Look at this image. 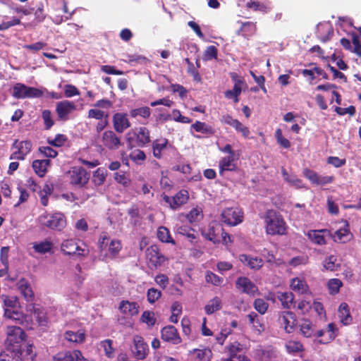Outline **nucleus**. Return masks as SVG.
Here are the masks:
<instances>
[{
	"mask_svg": "<svg viewBox=\"0 0 361 361\" xmlns=\"http://www.w3.org/2000/svg\"><path fill=\"white\" fill-rule=\"evenodd\" d=\"M161 291L156 288H151L147 290V300L150 303L155 302L161 297Z\"/></svg>",
	"mask_w": 361,
	"mask_h": 361,
	"instance_id": "obj_58",
	"label": "nucleus"
},
{
	"mask_svg": "<svg viewBox=\"0 0 361 361\" xmlns=\"http://www.w3.org/2000/svg\"><path fill=\"white\" fill-rule=\"evenodd\" d=\"M226 350L231 357L236 359L238 357L237 353L243 350V345L239 342L235 341L228 345L226 347Z\"/></svg>",
	"mask_w": 361,
	"mask_h": 361,
	"instance_id": "obj_46",
	"label": "nucleus"
},
{
	"mask_svg": "<svg viewBox=\"0 0 361 361\" xmlns=\"http://www.w3.org/2000/svg\"><path fill=\"white\" fill-rule=\"evenodd\" d=\"M12 95L16 99L40 97L42 95L39 90L27 87L22 83H17L13 86Z\"/></svg>",
	"mask_w": 361,
	"mask_h": 361,
	"instance_id": "obj_5",
	"label": "nucleus"
},
{
	"mask_svg": "<svg viewBox=\"0 0 361 361\" xmlns=\"http://www.w3.org/2000/svg\"><path fill=\"white\" fill-rule=\"evenodd\" d=\"M61 250L63 254L68 255H72L75 254H78V255H83L82 253H80L79 252L81 250V249L77 244V243L73 239H68L64 240L61 243ZM82 251L83 250H82Z\"/></svg>",
	"mask_w": 361,
	"mask_h": 361,
	"instance_id": "obj_21",
	"label": "nucleus"
},
{
	"mask_svg": "<svg viewBox=\"0 0 361 361\" xmlns=\"http://www.w3.org/2000/svg\"><path fill=\"white\" fill-rule=\"evenodd\" d=\"M239 81L234 84L233 90L225 92V97L231 99L234 96H239L242 92V85H239Z\"/></svg>",
	"mask_w": 361,
	"mask_h": 361,
	"instance_id": "obj_60",
	"label": "nucleus"
},
{
	"mask_svg": "<svg viewBox=\"0 0 361 361\" xmlns=\"http://www.w3.org/2000/svg\"><path fill=\"white\" fill-rule=\"evenodd\" d=\"M329 292L331 295H336L343 286L342 281L338 279H331L327 283Z\"/></svg>",
	"mask_w": 361,
	"mask_h": 361,
	"instance_id": "obj_45",
	"label": "nucleus"
},
{
	"mask_svg": "<svg viewBox=\"0 0 361 361\" xmlns=\"http://www.w3.org/2000/svg\"><path fill=\"white\" fill-rule=\"evenodd\" d=\"M221 308V300L218 297H214L210 300L204 307V310L207 314H212L214 312Z\"/></svg>",
	"mask_w": 361,
	"mask_h": 361,
	"instance_id": "obj_41",
	"label": "nucleus"
},
{
	"mask_svg": "<svg viewBox=\"0 0 361 361\" xmlns=\"http://www.w3.org/2000/svg\"><path fill=\"white\" fill-rule=\"evenodd\" d=\"M42 116L45 125V128L49 130L54 125V121L51 117V113L49 110H44Z\"/></svg>",
	"mask_w": 361,
	"mask_h": 361,
	"instance_id": "obj_59",
	"label": "nucleus"
},
{
	"mask_svg": "<svg viewBox=\"0 0 361 361\" xmlns=\"http://www.w3.org/2000/svg\"><path fill=\"white\" fill-rule=\"evenodd\" d=\"M64 337L66 340L69 342L81 343L85 340V332L82 329H80L77 331H67L64 334Z\"/></svg>",
	"mask_w": 361,
	"mask_h": 361,
	"instance_id": "obj_28",
	"label": "nucleus"
},
{
	"mask_svg": "<svg viewBox=\"0 0 361 361\" xmlns=\"http://www.w3.org/2000/svg\"><path fill=\"white\" fill-rule=\"evenodd\" d=\"M281 173L284 180L290 186L296 189L305 188L301 179L298 178L294 174H289L283 167L281 168Z\"/></svg>",
	"mask_w": 361,
	"mask_h": 361,
	"instance_id": "obj_26",
	"label": "nucleus"
},
{
	"mask_svg": "<svg viewBox=\"0 0 361 361\" xmlns=\"http://www.w3.org/2000/svg\"><path fill=\"white\" fill-rule=\"evenodd\" d=\"M138 146L142 147L150 142L149 131L145 127H140L137 134Z\"/></svg>",
	"mask_w": 361,
	"mask_h": 361,
	"instance_id": "obj_38",
	"label": "nucleus"
},
{
	"mask_svg": "<svg viewBox=\"0 0 361 361\" xmlns=\"http://www.w3.org/2000/svg\"><path fill=\"white\" fill-rule=\"evenodd\" d=\"M13 149L15 151L11 154L10 159L23 160L27 154H28L32 149V143L30 141L15 140L13 144Z\"/></svg>",
	"mask_w": 361,
	"mask_h": 361,
	"instance_id": "obj_7",
	"label": "nucleus"
},
{
	"mask_svg": "<svg viewBox=\"0 0 361 361\" xmlns=\"http://www.w3.org/2000/svg\"><path fill=\"white\" fill-rule=\"evenodd\" d=\"M111 241L110 237L106 233H102L99 238L98 244L100 250L102 251L105 250L109 245Z\"/></svg>",
	"mask_w": 361,
	"mask_h": 361,
	"instance_id": "obj_62",
	"label": "nucleus"
},
{
	"mask_svg": "<svg viewBox=\"0 0 361 361\" xmlns=\"http://www.w3.org/2000/svg\"><path fill=\"white\" fill-rule=\"evenodd\" d=\"M236 287L243 293L249 295H255L258 288L248 278L240 277L236 281Z\"/></svg>",
	"mask_w": 361,
	"mask_h": 361,
	"instance_id": "obj_20",
	"label": "nucleus"
},
{
	"mask_svg": "<svg viewBox=\"0 0 361 361\" xmlns=\"http://www.w3.org/2000/svg\"><path fill=\"white\" fill-rule=\"evenodd\" d=\"M345 226L336 231L334 234L330 235L336 243H345L352 238V234L348 228V224L345 222Z\"/></svg>",
	"mask_w": 361,
	"mask_h": 361,
	"instance_id": "obj_22",
	"label": "nucleus"
},
{
	"mask_svg": "<svg viewBox=\"0 0 361 361\" xmlns=\"http://www.w3.org/2000/svg\"><path fill=\"white\" fill-rule=\"evenodd\" d=\"M205 280L214 286H220L223 282V279L212 271H207L205 275Z\"/></svg>",
	"mask_w": 361,
	"mask_h": 361,
	"instance_id": "obj_51",
	"label": "nucleus"
},
{
	"mask_svg": "<svg viewBox=\"0 0 361 361\" xmlns=\"http://www.w3.org/2000/svg\"><path fill=\"white\" fill-rule=\"evenodd\" d=\"M119 310L127 316H134L139 312V305L135 302L123 300L120 303Z\"/></svg>",
	"mask_w": 361,
	"mask_h": 361,
	"instance_id": "obj_25",
	"label": "nucleus"
},
{
	"mask_svg": "<svg viewBox=\"0 0 361 361\" xmlns=\"http://www.w3.org/2000/svg\"><path fill=\"white\" fill-rule=\"evenodd\" d=\"M114 130L118 133H123L126 129L131 126L127 114L116 113L112 118Z\"/></svg>",
	"mask_w": 361,
	"mask_h": 361,
	"instance_id": "obj_12",
	"label": "nucleus"
},
{
	"mask_svg": "<svg viewBox=\"0 0 361 361\" xmlns=\"http://www.w3.org/2000/svg\"><path fill=\"white\" fill-rule=\"evenodd\" d=\"M190 353L193 355L197 361H210L212 355V351L207 348L202 349H194L190 351Z\"/></svg>",
	"mask_w": 361,
	"mask_h": 361,
	"instance_id": "obj_36",
	"label": "nucleus"
},
{
	"mask_svg": "<svg viewBox=\"0 0 361 361\" xmlns=\"http://www.w3.org/2000/svg\"><path fill=\"white\" fill-rule=\"evenodd\" d=\"M26 310L27 312L33 314L34 317L39 326H45L47 324V317L44 309L34 304H30L27 306Z\"/></svg>",
	"mask_w": 361,
	"mask_h": 361,
	"instance_id": "obj_17",
	"label": "nucleus"
},
{
	"mask_svg": "<svg viewBox=\"0 0 361 361\" xmlns=\"http://www.w3.org/2000/svg\"><path fill=\"white\" fill-rule=\"evenodd\" d=\"M102 142L104 147L110 149H116L121 145V140L112 130H106L103 133Z\"/></svg>",
	"mask_w": 361,
	"mask_h": 361,
	"instance_id": "obj_16",
	"label": "nucleus"
},
{
	"mask_svg": "<svg viewBox=\"0 0 361 361\" xmlns=\"http://www.w3.org/2000/svg\"><path fill=\"white\" fill-rule=\"evenodd\" d=\"M140 320L147 324L148 326H152L156 322L154 313L150 311H145L141 315Z\"/></svg>",
	"mask_w": 361,
	"mask_h": 361,
	"instance_id": "obj_50",
	"label": "nucleus"
},
{
	"mask_svg": "<svg viewBox=\"0 0 361 361\" xmlns=\"http://www.w3.org/2000/svg\"><path fill=\"white\" fill-rule=\"evenodd\" d=\"M64 94L66 97H72L80 94V92L76 87L72 85H66L64 86Z\"/></svg>",
	"mask_w": 361,
	"mask_h": 361,
	"instance_id": "obj_64",
	"label": "nucleus"
},
{
	"mask_svg": "<svg viewBox=\"0 0 361 361\" xmlns=\"http://www.w3.org/2000/svg\"><path fill=\"white\" fill-rule=\"evenodd\" d=\"M300 331L302 335L307 338L311 337L314 335L312 324L307 320H305L301 323L300 325Z\"/></svg>",
	"mask_w": 361,
	"mask_h": 361,
	"instance_id": "obj_47",
	"label": "nucleus"
},
{
	"mask_svg": "<svg viewBox=\"0 0 361 361\" xmlns=\"http://www.w3.org/2000/svg\"><path fill=\"white\" fill-rule=\"evenodd\" d=\"M20 350H16V349L11 347H6V349L0 354V361H22Z\"/></svg>",
	"mask_w": 361,
	"mask_h": 361,
	"instance_id": "obj_24",
	"label": "nucleus"
},
{
	"mask_svg": "<svg viewBox=\"0 0 361 361\" xmlns=\"http://www.w3.org/2000/svg\"><path fill=\"white\" fill-rule=\"evenodd\" d=\"M88 117L101 121L104 118H108V114L98 109H92L88 111Z\"/></svg>",
	"mask_w": 361,
	"mask_h": 361,
	"instance_id": "obj_55",
	"label": "nucleus"
},
{
	"mask_svg": "<svg viewBox=\"0 0 361 361\" xmlns=\"http://www.w3.org/2000/svg\"><path fill=\"white\" fill-rule=\"evenodd\" d=\"M32 247L36 252L42 255L52 252L54 244L51 241L45 240L39 243H35Z\"/></svg>",
	"mask_w": 361,
	"mask_h": 361,
	"instance_id": "obj_34",
	"label": "nucleus"
},
{
	"mask_svg": "<svg viewBox=\"0 0 361 361\" xmlns=\"http://www.w3.org/2000/svg\"><path fill=\"white\" fill-rule=\"evenodd\" d=\"M167 145L168 140L166 138L155 140L152 143L154 156L157 159H161L162 157V152L166 149Z\"/></svg>",
	"mask_w": 361,
	"mask_h": 361,
	"instance_id": "obj_32",
	"label": "nucleus"
},
{
	"mask_svg": "<svg viewBox=\"0 0 361 361\" xmlns=\"http://www.w3.org/2000/svg\"><path fill=\"white\" fill-rule=\"evenodd\" d=\"M121 249V243L120 240L115 239L111 240L108 246V250L112 257H116L119 253Z\"/></svg>",
	"mask_w": 361,
	"mask_h": 361,
	"instance_id": "obj_49",
	"label": "nucleus"
},
{
	"mask_svg": "<svg viewBox=\"0 0 361 361\" xmlns=\"http://www.w3.org/2000/svg\"><path fill=\"white\" fill-rule=\"evenodd\" d=\"M202 209L199 207L192 209L186 217L190 223L199 221L202 217Z\"/></svg>",
	"mask_w": 361,
	"mask_h": 361,
	"instance_id": "obj_54",
	"label": "nucleus"
},
{
	"mask_svg": "<svg viewBox=\"0 0 361 361\" xmlns=\"http://www.w3.org/2000/svg\"><path fill=\"white\" fill-rule=\"evenodd\" d=\"M219 173L221 175L226 171H232L235 170L236 164L234 160V156L228 155V157H223L219 161Z\"/></svg>",
	"mask_w": 361,
	"mask_h": 361,
	"instance_id": "obj_27",
	"label": "nucleus"
},
{
	"mask_svg": "<svg viewBox=\"0 0 361 361\" xmlns=\"http://www.w3.org/2000/svg\"><path fill=\"white\" fill-rule=\"evenodd\" d=\"M76 109L75 104L70 101L64 100L56 104V111L59 119L66 121L68 119V115Z\"/></svg>",
	"mask_w": 361,
	"mask_h": 361,
	"instance_id": "obj_14",
	"label": "nucleus"
},
{
	"mask_svg": "<svg viewBox=\"0 0 361 361\" xmlns=\"http://www.w3.org/2000/svg\"><path fill=\"white\" fill-rule=\"evenodd\" d=\"M106 171L104 169L99 168L93 173L92 182L97 186L102 185L106 177Z\"/></svg>",
	"mask_w": 361,
	"mask_h": 361,
	"instance_id": "obj_42",
	"label": "nucleus"
},
{
	"mask_svg": "<svg viewBox=\"0 0 361 361\" xmlns=\"http://www.w3.org/2000/svg\"><path fill=\"white\" fill-rule=\"evenodd\" d=\"M189 198L188 192L185 190H180L173 197H171L167 195L164 197V201L170 205L173 209L180 207L185 204Z\"/></svg>",
	"mask_w": 361,
	"mask_h": 361,
	"instance_id": "obj_13",
	"label": "nucleus"
},
{
	"mask_svg": "<svg viewBox=\"0 0 361 361\" xmlns=\"http://www.w3.org/2000/svg\"><path fill=\"white\" fill-rule=\"evenodd\" d=\"M49 163L50 161L49 159L35 160L32 162V168L37 175L39 177H44Z\"/></svg>",
	"mask_w": 361,
	"mask_h": 361,
	"instance_id": "obj_35",
	"label": "nucleus"
},
{
	"mask_svg": "<svg viewBox=\"0 0 361 361\" xmlns=\"http://www.w3.org/2000/svg\"><path fill=\"white\" fill-rule=\"evenodd\" d=\"M238 259L245 266L253 270H259L264 264L262 259L246 254L240 255Z\"/></svg>",
	"mask_w": 361,
	"mask_h": 361,
	"instance_id": "obj_18",
	"label": "nucleus"
},
{
	"mask_svg": "<svg viewBox=\"0 0 361 361\" xmlns=\"http://www.w3.org/2000/svg\"><path fill=\"white\" fill-rule=\"evenodd\" d=\"M221 221L229 225L236 226L243 219V214L238 207H231L224 209L221 213Z\"/></svg>",
	"mask_w": 361,
	"mask_h": 361,
	"instance_id": "obj_6",
	"label": "nucleus"
},
{
	"mask_svg": "<svg viewBox=\"0 0 361 361\" xmlns=\"http://www.w3.org/2000/svg\"><path fill=\"white\" fill-rule=\"evenodd\" d=\"M286 348L289 353H298L303 350L302 344L297 341H289L286 344Z\"/></svg>",
	"mask_w": 361,
	"mask_h": 361,
	"instance_id": "obj_48",
	"label": "nucleus"
},
{
	"mask_svg": "<svg viewBox=\"0 0 361 361\" xmlns=\"http://www.w3.org/2000/svg\"><path fill=\"white\" fill-rule=\"evenodd\" d=\"M66 141V137L64 135L58 134L54 139H48V143L55 147H61L63 145Z\"/></svg>",
	"mask_w": 361,
	"mask_h": 361,
	"instance_id": "obj_61",
	"label": "nucleus"
},
{
	"mask_svg": "<svg viewBox=\"0 0 361 361\" xmlns=\"http://www.w3.org/2000/svg\"><path fill=\"white\" fill-rule=\"evenodd\" d=\"M6 334V346L21 351L22 343L25 338L23 330L19 326H8Z\"/></svg>",
	"mask_w": 361,
	"mask_h": 361,
	"instance_id": "obj_3",
	"label": "nucleus"
},
{
	"mask_svg": "<svg viewBox=\"0 0 361 361\" xmlns=\"http://www.w3.org/2000/svg\"><path fill=\"white\" fill-rule=\"evenodd\" d=\"M266 233L269 235H284L287 226L281 214L274 210H269L264 216Z\"/></svg>",
	"mask_w": 361,
	"mask_h": 361,
	"instance_id": "obj_1",
	"label": "nucleus"
},
{
	"mask_svg": "<svg viewBox=\"0 0 361 361\" xmlns=\"http://www.w3.org/2000/svg\"><path fill=\"white\" fill-rule=\"evenodd\" d=\"M254 307L259 313L264 314L267 311L269 304L263 299L257 298L254 301Z\"/></svg>",
	"mask_w": 361,
	"mask_h": 361,
	"instance_id": "obj_53",
	"label": "nucleus"
},
{
	"mask_svg": "<svg viewBox=\"0 0 361 361\" xmlns=\"http://www.w3.org/2000/svg\"><path fill=\"white\" fill-rule=\"evenodd\" d=\"M330 235V232L326 229L322 230H312L307 233L308 238L313 243L319 245L326 244L325 236L324 233Z\"/></svg>",
	"mask_w": 361,
	"mask_h": 361,
	"instance_id": "obj_23",
	"label": "nucleus"
},
{
	"mask_svg": "<svg viewBox=\"0 0 361 361\" xmlns=\"http://www.w3.org/2000/svg\"><path fill=\"white\" fill-rule=\"evenodd\" d=\"M38 221L41 226L57 231H61L66 226V218L61 213L42 214L39 216Z\"/></svg>",
	"mask_w": 361,
	"mask_h": 361,
	"instance_id": "obj_2",
	"label": "nucleus"
},
{
	"mask_svg": "<svg viewBox=\"0 0 361 361\" xmlns=\"http://www.w3.org/2000/svg\"><path fill=\"white\" fill-rule=\"evenodd\" d=\"M326 332L328 334L329 337L326 339H321L319 341L320 343H328L333 341L336 337V328L334 324L330 323L328 324Z\"/></svg>",
	"mask_w": 361,
	"mask_h": 361,
	"instance_id": "obj_56",
	"label": "nucleus"
},
{
	"mask_svg": "<svg viewBox=\"0 0 361 361\" xmlns=\"http://www.w3.org/2000/svg\"><path fill=\"white\" fill-rule=\"evenodd\" d=\"M134 350H133L135 355L138 359H145L148 354L149 348L144 338L138 335L133 337Z\"/></svg>",
	"mask_w": 361,
	"mask_h": 361,
	"instance_id": "obj_15",
	"label": "nucleus"
},
{
	"mask_svg": "<svg viewBox=\"0 0 361 361\" xmlns=\"http://www.w3.org/2000/svg\"><path fill=\"white\" fill-rule=\"evenodd\" d=\"M4 317L10 320L14 321L16 324H21L27 329H32V322L28 315H25L18 310L8 309L5 310Z\"/></svg>",
	"mask_w": 361,
	"mask_h": 361,
	"instance_id": "obj_8",
	"label": "nucleus"
},
{
	"mask_svg": "<svg viewBox=\"0 0 361 361\" xmlns=\"http://www.w3.org/2000/svg\"><path fill=\"white\" fill-rule=\"evenodd\" d=\"M303 176L307 178L312 184L316 185H325L331 183L333 180V176H324L319 175L314 171L309 169H305L302 172Z\"/></svg>",
	"mask_w": 361,
	"mask_h": 361,
	"instance_id": "obj_11",
	"label": "nucleus"
},
{
	"mask_svg": "<svg viewBox=\"0 0 361 361\" xmlns=\"http://www.w3.org/2000/svg\"><path fill=\"white\" fill-rule=\"evenodd\" d=\"M217 57V49L214 46H209L203 54V60L209 61Z\"/></svg>",
	"mask_w": 361,
	"mask_h": 361,
	"instance_id": "obj_57",
	"label": "nucleus"
},
{
	"mask_svg": "<svg viewBox=\"0 0 361 361\" xmlns=\"http://www.w3.org/2000/svg\"><path fill=\"white\" fill-rule=\"evenodd\" d=\"M338 317L341 323L345 325L351 323L353 319L350 314L349 307L347 303L343 302L338 307Z\"/></svg>",
	"mask_w": 361,
	"mask_h": 361,
	"instance_id": "obj_33",
	"label": "nucleus"
},
{
	"mask_svg": "<svg viewBox=\"0 0 361 361\" xmlns=\"http://www.w3.org/2000/svg\"><path fill=\"white\" fill-rule=\"evenodd\" d=\"M146 257L149 266L154 268L161 266L166 260L156 245H152L146 250Z\"/></svg>",
	"mask_w": 361,
	"mask_h": 361,
	"instance_id": "obj_9",
	"label": "nucleus"
},
{
	"mask_svg": "<svg viewBox=\"0 0 361 361\" xmlns=\"http://www.w3.org/2000/svg\"><path fill=\"white\" fill-rule=\"evenodd\" d=\"M161 338L167 342H171L173 344H178L181 342V338L179 336L177 329L171 325L164 327L161 331Z\"/></svg>",
	"mask_w": 361,
	"mask_h": 361,
	"instance_id": "obj_19",
	"label": "nucleus"
},
{
	"mask_svg": "<svg viewBox=\"0 0 361 361\" xmlns=\"http://www.w3.org/2000/svg\"><path fill=\"white\" fill-rule=\"evenodd\" d=\"M18 290L22 295L27 300H32L34 296L30 283L25 279H21L17 283Z\"/></svg>",
	"mask_w": 361,
	"mask_h": 361,
	"instance_id": "obj_29",
	"label": "nucleus"
},
{
	"mask_svg": "<svg viewBox=\"0 0 361 361\" xmlns=\"http://www.w3.org/2000/svg\"><path fill=\"white\" fill-rule=\"evenodd\" d=\"M151 115V109L148 106H142L140 108L133 109L130 111V116L136 118L138 116L147 119Z\"/></svg>",
	"mask_w": 361,
	"mask_h": 361,
	"instance_id": "obj_40",
	"label": "nucleus"
},
{
	"mask_svg": "<svg viewBox=\"0 0 361 361\" xmlns=\"http://www.w3.org/2000/svg\"><path fill=\"white\" fill-rule=\"evenodd\" d=\"M157 237L163 243L175 244V241L171 236L169 229L166 227L161 226L158 228Z\"/></svg>",
	"mask_w": 361,
	"mask_h": 361,
	"instance_id": "obj_43",
	"label": "nucleus"
},
{
	"mask_svg": "<svg viewBox=\"0 0 361 361\" xmlns=\"http://www.w3.org/2000/svg\"><path fill=\"white\" fill-rule=\"evenodd\" d=\"M277 298L281 302V305L285 309H290L293 305L294 296L291 292L277 293Z\"/></svg>",
	"mask_w": 361,
	"mask_h": 361,
	"instance_id": "obj_31",
	"label": "nucleus"
},
{
	"mask_svg": "<svg viewBox=\"0 0 361 361\" xmlns=\"http://www.w3.org/2000/svg\"><path fill=\"white\" fill-rule=\"evenodd\" d=\"M322 265L325 270L330 271H336L340 267V264L337 263V257L334 255H330L325 258Z\"/></svg>",
	"mask_w": 361,
	"mask_h": 361,
	"instance_id": "obj_39",
	"label": "nucleus"
},
{
	"mask_svg": "<svg viewBox=\"0 0 361 361\" xmlns=\"http://www.w3.org/2000/svg\"><path fill=\"white\" fill-rule=\"evenodd\" d=\"M279 322L286 333H292L297 324L295 315L290 311L282 312L279 317Z\"/></svg>",
	"mask_w": 361,
	"mask_h": 361,
	"instance_id": "obj_10",
	"label": "nucleus"
},
{
	"mask_svg": "<svg viewBox=\"0 0 361 361\" xmlns=\"http://www.w3.org/2000/svg\"><path fill=\"white\" fill-rule=\"evenodd\" d=\"M73 355L71 352L59 353L54 357V361H73Z\"/></svg>",
	"mask_w": 361,
	"mask_h": 361,
	"instance_id": "obj_63",
	"label": "nucleus"
},
{
	"mask_svg": "<svg viewBox=\"0 0 361 361\" xmlns=\"http://www.w3.org/2000/svg\"><path fill=\"white\" fill-rule=\"evenodd\" d=\"M249 320V324L252 325V328L261 333L264 330V324L262 322V319L255 312H252L247 315Z\"/></svg>",
	"mask_w": 361,
	"mask_h": 361,
	"instance_id": "obj_30",
	"label": "nucleus"
},
{
	"mask_svg": "<svg viewBox=\"0 0 361 361\" xmlns=\"http://www.w3.org/2000/svg\"><path fill=\"white\" fill-rule=\"evenodd\" d=\"M20 306L18 299L16 296H4V308L9 310H15Z\"/></svg>",
	"mask_w": 361,
	"mask_h": 361,
	"instance_id": "obj_44",
	"label": "nucleus"
},
{
	"mask_svg": "<svg viewBox=\"0 0 361 361\" xmlns=\"http://www.w3.org/2000/svg\"><path fill=\"white\" fill-rule=\"evenodd\" d=\"M70 183L80 187L85 186L89 181L90 174L82 167L75 166L67 172Z\"/></svg>",
	"mask_w": 361,
	"mask_h": 361,
	"instance_id": "obj_4",
	"label": "nucleus"
},
{
	"mask_svg": "<svg viewBox=\"0 0 361 361\" xmlns=\"http://www.w3.org/2000/svg\"><path fill=\"white\" fill-rule=\"evenodd\" d=\"M115 180L124 187H128L130 185L131 180L128 175L123 172H117L114 174Z\"/></svg>",
	"mask_w": 361,
	"mask_h": 361,
	"instance_id": "obj_52",
	"label": "nucleus"
},
{
	"mask_svg": "<svg viewBox=\"0 0 361 361\" xmlns=\"http://www.w3.org/2000/svg\"><path fill=\"white\" fill-rule=\"evenodd\" d=\"M290 287L293 290L298 291L302 294L305 293L308 289L306 281L298 277L294 278L291 280Z\"/></svg>",
	"mask_w": 361,
	"mask_h": 361,
	"instance_id": "obj_37",
	"label": "nucleus"
}]
</instances>
